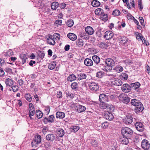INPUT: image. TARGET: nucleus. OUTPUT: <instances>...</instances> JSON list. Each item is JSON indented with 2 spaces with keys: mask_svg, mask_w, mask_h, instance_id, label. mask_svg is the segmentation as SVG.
I'll list each match as a JSON object with an SVG mask.
<instances>
[{
  "mask_svg": "<svg viewBox=\"0 0 150 150\" xmlns=\"http://www.w3.org/2000/svg\"><path fill=\"white\" fill-rule=\"evenodd\" d=\"M121 132L122 136L128 138H130L133 134L132 130L130 128L127 127L122 128Z\"/></svg>",
  "mask_w": 150,
  "mask_h": 150,
  "instance_id": "1",
  "label": "nucleus"
},
{
  "mask_svg": "<svg viewBox=\"0 0 150 150\" xmlns=\"http://www.w3.org/2000/svg\"><path fill=\"white\" fill-rule=\"evenodd\" d=\"M42 139L40 135H38L34 138L31 143V146L34 148L38 147V145L41 143Z\"/></svg>",
  "mask_w": 150,
  "mask_h": 150,
  "instance_id": "2",
  "label": "nucleus"
},
{
  "mask_svg": "<svg viewBox=\"0 0 150 150\" xmlns=\"http://www.w3.org/2000/svg\"><path fill=\"white\" fill-rule=\"evenodd\" d=\"M119 98L120 100L126 104L128 103L130 100V98L124 93L121 94L119 97Z\"/></svg>",
  "mask_w": 150,
  "mask_h": 150,
  "instance_id": "3",
  "label": "nucleus"
},
{
  "mask_svg": "<svg viewBox=\"0 0 150 150\" xmlns=\"http://www.w3.org/2000/svg\"><path fill=\"white\" fill-rule=\"evenodd\" d=\"M88 86L90 90L93 92H96L98 91L99 89L98 84L95 82H90Z\"/></svg>",
  "mask_w": 150,
  "mask_h": 150,
  "instance_id": "4",
  "label": "nucleus"
},
{
  "mask_svg": "<svg viewBox=\"0 0 150 150\" xmlns=\"http://www.w3.org/2000/svg\"><path fill=\"white\" fill-rule=\"evenodd\" d=\"M117 62L116 58L115 57H112V58H108L106 59L105 60V63L107 64L110 67L114 66L115 63Z\"/></svg>",
  "mask_w": 150,
  "mask_h": 150,
  "instance_id": "5",
  "label": "nucleus"
},
{
  "mask_svg": "<svg viewBox=\"0 0 150 150\" xmlns=\"http://www.w3.org/2000/svg\"><path fill=\"white\" fill-rule=\"evenodd\" d=\"M99 100L102 103L108 102L109 101V99L108 98L107 93V94L103 93L100 94L99 96Z\"/></svg>",
  "mask_w": 150,
  "mask_h": 150,
  "instance_id": "6",
  "label": "nucleus"
},
{
  "mask_svg": "<svg viewBox=\"0 0 150 150\" xmlns=\"http://www.w3.org/2000/svg\"><path fill=\"white\" fill-rule=\"evenodd\" d=\"M135 126L136 129L139 131L142 132L144 129V127L143 124L140 122H137L135 124Z\"/></svg>",
  "mask_w": 150,
  "mask_h": 150,
  "instance_id": "7",
  "label": "nucleus"
},
{
  "mask_svg": "<svg viewBox=\"0 0 150 150\" xmlns=\"http://www.w3.org/2000/svg\"><path fill=\"white\" fill-rule=\"evenodd\" d=\"M150 144L147 140H143L142 142V146L144 150H148L150 148Z\"/></svg>",
  "mask_w": 150,
  "mask_h": 150,
  "instance_id": "8",
  "label": "nucleus"
},
{
  "mask_svg": "<svg viewBox=\"0 0 150 150\" xmlns=\"http://www.w3.org/2000/svg\"><path fill=\"white\" fill-rule=\"evenodd\" d=\"M131 88L130 84L129 85L127 84H124L122 87V91L125 93L129 92L130 91Z\"/></svg>",
  "mask_w": 150,
  "mask_h": 150,
  "instance_id": "9",
  "label": "nucleus"
},
{
  "mask_svg": "<svg viewBox=\"0 0 150 150\" xmlns=\"http://www.w3.org/2000/svg\"><path fill=\"white\" fill-rule=\"evenodd\" d=\"M113 35V33L112 31H108L104 33V37L105 39L109 40L112 38Z\"/></svg>",
  "mask_w": 150,
  "mask_h": 150,
  "instance_id": "10",
  "label": "nucleus"
},
{
  "mask_svg": "<svg viewBox=\"0 0 150 150\" xmlns=\"http://www.w3.org/2000/svg\"><path fill=\"white\" fill-rule=\"evenodd\" d=\"M104 117L106 120H111L113 119L114 116L111 112H105L104 114Z\"/></svg>",
  "mask_w": 150,
  "mask_h": 150,
  "instance_id": "11",
  "label": "nucleus"
},
{
  "mask_svg": "<svg viewBox=\"0 0 150 150\" xmlns=\"http://www.w3.org/2000/svg\"><path fill=\"white\" fill-rule=\"evenodd\" d=\"M130 138L122 136L120 138V141L122 144L127 145L129 143V139H130Z\"/></svg>",
  "mask_w": 150,
  "mask_h": 150,
  "instance_id": "12",
  "label": "nucleus"
},
{
  "mask_svg": "<svg viewBox=\"0 0 150 150\" xmlns=\"http://www.w3.org/2000/svg\"><path fill=\"white\" fill-rule=\"evenodd\" d=\"M54 117L53 115L49 116L48 117H45L44 119V122L45 124H47L48 122L52 123L54 121Z\"/></svg>",
  "mask_w": 150,
  "mask_h": 150,
  "instance_id": "13",
  "label": "nucleus"
},
{
  "mask_svg": "<svg viewBox=\"0 0 150 150\" xmlns=\"http://www.w3.org/2000/svg\"><path fill=\"white\" fill-rule=\"evenodd\" d=\"M144 110V106L143 105L142 103L139 104L137 106H135L134 108V111L136 113H138L141 112L142 111Z\"/></svg>",
  "mask_w": 150,
  "mask_h": 150,
  "instance_id": "14",
  "label": "nucleus"
},
{
  "mask_svg": "<svg viewBox=\"0 0 150 150\" xmlns=\"http://www.w3.org/2000/svg\"><path fill=\"white\" fill-rule=\"evenodd\" d=\"M113 81H111L112 84L117 86H120L122 84V82L120 80L118 79H114Z\"/></svg>",
  "mask_w": 150,
  "mask_h": 150,
  "instance_id": "15",
  "label": "nucleus"
},
{
  "mask_svg": "<svg viewBox=\"0 0 150 150\" xmlns=\"http://www.w3.org/2000/svg\"><path fill=\"white\" fill-rule=\"evenodd\" d=\"M55 136L53 134H47L46 137V139L51 142L53 141L55 139Z\"/></svg>",
  "mask_w": 150,
  "mask_h": 150,
  "instance_id": "16",
  "label": "nucleus"
},
{
  "mask_svg": "<svg viewBox=\"0 0 150 150\" xmlns=\"http://www.w3.org/2000/svg\"><path fill=\"white\" fill-rule=\"evenodd\" d=\"M86 33L89 35H91L93 34L94 31L93 28L90 26H88L85 28Z\"/></svg>",
  "mask_w": 150,
  "mask_h": 150,
  "instance_id": "17",
  "label": "nucleus"
},
{
  "mask_svg": "<svg viewBox=\"0 0 150 150\" xmlns=\"http://www.w3.org/2000/svg\"><path fill=\"white\" fill-rule=\"evenodd\" d=\"M84 64L87 66H91L93 65V62L91 59L89 58H86L84 61Z\"/></svg>",
  "mask_w": 150,
  "mask_h": 150,
  "instance_id": "18",
  "label": "nucleus"
},
{
  "mask_svg": "<svg viewBox=\"0 0 150 150\" xmlns=\"http://www.w3.org/2000/svg\"><path fill=\"white\" fill-rule=\"evenodd\" d=\"M47 42L50 45H54L55 43V41L52 38L51 35H50L47 40Z\"/></svg>",
  "mask_w": 150,
  "mask_h": 150,
  "instance_id": "19",
  "label": "nucleus"
},
{
  "mask_svg": "<svg viewBox=\"0 0 150 150\" xmlns=\"http://www.w3.org/2000/svg\"><path fill=\"white\" fill-rule=\"evenodd\" d=\"M141 84L139 82H136L130 84L131 88L135 90L138 88L140 86Z\"/></svg>",
  "mask_w": 150,
  "mask_h": 150,
  "instance_id": "20",
  "label": "nucleus"
},
{
  "mask_svg": "<svg viewBox=\"0 0 150 150\" xmlns=\"http://www.w3.org/2000/svg\"><path fill=\"white\" fill-rule=\"evenodd\" d=\"M56 117L57 118L62 119L65 117V114L61 112H57L56 114Z\"/></svg>",
  "mask_w": 150,
  "mask_h": 150,
  "instance_id": "21",
  "label": "nucleus"
},
{
  "mask_svg": "<svg viewBox=\"0 0 150 150\" xmlns=\"http://www.w3.org/2000/svg\"><path fill=\"white\" fill-rule=\"evenodd\" d=\"M68 37L71 40L74 41L77 39V36L74 34L72 33H69L67 34Z\"/></svg>",
  "mask_w": 150,
  "mask_h": 150,
  "instance_id": "22",
  "label": "nucleus"
},
{
  "mask_svg": "<svg viewBox=\"0 0 150 150\" xmlns=\"http://www.w3.org/2000/svg\"><path fill=\"white\" fill-rule=\"evenodd\" d=\"M86 74L83 73H80L77 76V78L79 80L86 79Z\"/></svg>",
  "mask_w": 150,
  "mask_h": 150,
  "instance_id": "23",
  "label": "nucleus"
},
{
  "mask_svg": "<svg viewBox=\"0 0 150 150\" xmlns=\"http://www.w3.org/2000/svg\"><path fill=\"white\" fill-rule=\"evenodd\" d=\"M5 83L6 86H12L13 83V80L9 78H6L5 81Z\"/></svg>",
  "mask_w": 150,
  "mask_h": 150,
  "instance_id": "24",
  "label": "nucleus"
},
{
  "mask_svg": "<svg viewBox=\"0 0 150 150\" xmlns=\"http://www.w3.org/2000/svg\"><path fill=\"white\" fill-rule=\"evenodd\" d=\"M57 133L58 136L61 137H63L64 134V130L61 128H59L57 130Z\"/></svg>",
  "mask_w": 150,
  "mask_h": 150,
  "instance_id": "25",
  "label": "nucleus"
},
{
  "mask_svg": "<svg viewBox=\"0 0 150 150\" xmlns=\"http://www.w3.org/2000/svg\"><path fill=\"white\" fill-rule=\"evenodd\" d=\"M86 109V108L85 106L79 105L77 107V112H81L84 111Z\"/></svg>",
  "mask_w": 150,
  "mask_h": 150,
  "instance_id": "26",
  "label": "nucleus"
},
{
  "mask_svg": "<svg viewBox=\"0 0 150 150\" xmlns=\"http://www.w3.org/2000/svg\"><path fill=\"white\" fill-rule=\"evenodd\" d=\"M76 43L77 46L79 47H81L83 45V41L82 39H78L76 41Z\"/></svg>",
  "mask_w": 150,
  "mask_h": 150,
  "instance_id": "27",
  "label": "nucleus"
},
{
  "mask_svg": "<svg viewBox=\"0 0 150 150\" xmlns=\"http://www.w3.org/2000/svg\"><path fill=\"white\" fill-rule=\"evenodd\" d=\"M130 1L127 3V5L128 8L129 9H131L132 7L134 8L135 7V4L134 3V0H129Z\"/></svg>",
  "mask_w": 150,
  "mask_h": 150,
  "instance_id": "28",
  "label": "nucleus"
},
{
  "mask_svg": "<svg viewBox=\"0 0 150 150\" xmlns=\"http://www.w3.org/2000/svg\"><path fill=\"white\" fill-rule=\"evenodd\" d=\"M80 37L83 39H88L89 37L88 34L86 33L82 32L80 34Z\"/></svg>",
  "mask_w": 150,
  "mask_h": 150,
  "instance_id": "29",
  "label": "nucleus"
},
{
  "mask_svg": "<svg viewBox=\"0 0 150 150\" xmlns=\"http://www.w3.org/2000/svg\"><path fill=\"white\" fill-rule=\"evenodd\" d=\"M125 122L127 124H130L133 121V118L132 117L130 116H127L125 118Z\"/></svg>",
  "mask_w": 150,
  "mask_h": 150,
  "instance_id": "30",
  "label": "nucleus"
},
{
  "mask_svg": "<svg viewBox=\"0 0 150 150\" xmlns=\"http://www.w3.org/2000/svg\"><path fill=\"white\" fill-rule=\"evenodd\" d=\"M77 78L76 76L74 74H72L69 75V76L67 77V80L68 81L72 82L73 81L76 80Z\"/></svg>",
  "mask_w": 150,
  "mask_h": 150,
  "instance_id": "31",
  "label": "nucleus"
},
{
  "mask_svg": "<svg viewBox=\"0 0 150 150\" xmlns=\"http://www.w3.org/2000/svg\"><path fill=\"white\" fill-rule=\"evenodd\" d=\"M141 103L139 100L135 99H133L131 101V104L135 106H137V105H138L139 104H140Z\"/></svg>",
  "mask_w": 150,
  "mask_h": 150,
  "instance_id": "32",
  "label": "nucleus"
},
{
  "mask_svg": "<svg viewBox=\"0 0 150 150\" xmlns=\"http://www.w3.org/2000/svg\"><path fill=\"white\" fill-rule=\"evenodd\" d=\"M123 70L122 67L120 65H117L113 68V70L118 73L121 72Z\"/></svg>",
  "mask_w": 150,
  "mask_h": 150,
  "instance_id": "33",
  "label": "nucleus"
},
{
  "mask_svg": "<svg viewBox=\"0 0 150 150\" xmlns=\"http://www.w3.org/2000/svg\"><path fill=\"white\" fill-rule=\"evenodd\" d=\"M79 129V127L77 126H72L70 128L71 132L74 133L77 131Z\"/></svg>",
  "mask_w": 150,
  "mask_h": 150,
  "instance_id": "34",
  "label": "nucleus"
},
{
  "mask_svg": "<svg viewBox=\"0 0 150 150\" xmlns=\"http://www.w3.org/2000/svg\"><path fill=\"white\" fill-rule=\"evenodd\" d=\"M71 87L72 90L76 91L79 88L78 83L77 82H73L71 83Z\"/></svg>",
  "mask_w": 150,
  "mask_h": 150,
  "instance_id": "35",
  "label": "nucleus"
},
{
  "mask_svg": "<svg viewBox=\"0 0 150 150\" xmlns=\"http://www.w3.org/2000/svg\"><path fill=\"white\" fill-rule=\"evenodd\" d=\"M93 61L96 64H98L100 62V58L97 55H95L93 56L92 57Z\"/></svg>",
  "mask_w": 150,
  "mask_h": 150,
  "instance_id": "36",
  "label": "nucleus"
},
{
  "mask_svg": "<svg viewBox=\"0 0 150 150\" xmlns=\"http://www.w3.org/2000/svg\"><path fill=\"white\" fill-rule=\"evenodd\" d=\"M103 9L101 8H98L95 11V13L96 14L100 15L103 14Z\"/></svg>",
  "mask_w": 150,
  "mask_h": 150,
  "instance_id": "37",
  "label": "nucleus"
},
{
  "mask_svg": "<svg viewBox=\"0 0 150 150\" xmlns=\"http://www.w3.org/2000/svg\"><path fill=\"white\" fill-rule=\"evenodd\" d=\"M100 4V2L97 0H93L91 3L92 5L94 7H97L99 6Z\"/></svg>",
  "mask_w": 150,
  "mask_h": 150,
  "instance_id": "38",
  "label": "nucleus"
},
{
  "mask_svg": "<svg viewBox=\"0 0 150 150\" xmlns=\"http://www.w3.org/2000/svg\"><path fill=\"white\" fill-rule=\"evenodd\" d=\"M60 38V35L57 33H54L52 36V38L54 40L56 41H58L59 40Z\"/></svg>",
  "mask_w": 150,
  "mask_h": 150,
  "instance_id": "39",
  "label": "nucleus"
},
{
  "mask_svg": "<svg viewBox=\"0 0 150 150\" xmlns=\"http://www.w3.org/2000/svg\"><path fill=\"white\" fill-rule=\"evenodd\" d=\"M56 62L53 61L52 62L50 63L48 65V68L50 70L53 69L56 67Z\"/></svg>",
  "mask_w": 150,
  "mask_h": 150,
  "instance_id": "40",
  "label": "nucleus"
},
{
  "mask_svg": "<svg viewBox=\"0 0 150 150\" xmlns=\"http://www.w3.org/2000/svg\"><path fill=\"white\" fill-rule=\"evenodd\" d=\"M90 143L91 146L95 148L98 146V143L97 141L95 140L91 139L90 142Z\"/></svg>",
  "mask_w": 150,
  "mask_h": 150,
  "instance_id": "41",
  "label": "nucleus"
},
{
  "mask_svg": "<svg viewBox=\"0 0 150 150\" xmlns=\"http://www.w3.org/2000/svg\"><path fill=\"white\" fill-rule=\"evenodd\" d=\"M20 57L22 60V64H24L26 62V60L27 59L26 55L25 54H21L20 55Z\"/></svg>",
  "mask_w": 150,
  "mask_h": 150,
  "instance_id": "42",
  "label": "nucleus"
},
{
  "mask_svg": "<svg viewBox=\"0 0 150 150\" xmlns=\"http://www.w3.org/2000/svg\"><path fill=\"white\" fill-rule=\"evenodd\" d=\"M98 45L102 49L106 48L108 47L107 44L104 42H99L98 43Z\"/></svg>",
  "mask_w": 150,
  "mask_h": 150,
  "instance_id": "43",
  "label": "nucleus"
},
{
  "mask_svg": "<svg viewBox=\"0 0 150 150\" xmlns=\"http://www.w3.org/2000/svg\"><path fill=\"white\" fill-rule=\"evenodd\" d=\"M36 115L38 118H41L42 116L43 113L42 112L38 110L36 111Z\"/></svg>",
  "mask_w": 150,
  "mask_h": 150,
  "instance_id": "44",
  "label": "nucleus"
},
{
  "mask_svg": "<svg viewBox=\"0 0 150 150\" xmlns=\"http://www.w3.org/2000/svg\"><path fill=\"white\" fill-rule=\"evenodd\" d=\"M103 70L105 71H110L112 69V67L107 65L106 66H104L102 68Z\"/></svg>",
  "mask_w": 150,
  "mask_h": 150,
  "instance_id": "45",
  "label": "nucleus"
},
{
  "mask_svg": "<svg viewBox=\"0 0 150 150\" xmlns=\"http://www.w3.org/2000/svg\"><path fill=\"white\" fill-rule=\"evenodd\" d=\"M58 6V3L57 2H54L52 3L51 8L53 10L56 9Z\"/></svg>",
  "mask_w": 150,
  "mask_h": 150,
  "instance_id": "46",
  "label": "nucleus"
},
{
  "mask_svg": "<svg viewBox=\"0 0 150 150\" xmlns=\"http://www.w3.org/2000/svg\"><path fill=\"white\" fill-rule=\"evenodd\" d=\"M120 78L122 80H126L128 78V75L126 73H122L120 76Z\"/></svg>",
  "mask_w": 150,
  "mask_h": 150,
  "instance_id": "47",
  "label": "nucleus"
},
{
  "mask_svg": "<svg viewBox=\"0 0 150 150\" xmlns=\"http://www.w3.org/2000/svg\"><path fill=\"white\" fill-rule=\"evenodd\" d=\"M74 23L72 19H69L67 20V25L69 27H72Z\"/></svg>",
  "mask_w": 150,
  "mask_h": 150,
  "instance_id": "48",
  "label": "nucleus"
},
{
  "mask_svg": "<svg viewBox=\"0 0 150 150\" xmlns=\"http://www.w3.org/2000/svg\"><path fill=\"white\" fill-rule=\"evenodd\" d=\"M26 99L28 102H30L31 101L32 98L30 95L29 93H26L25 96Z\"/></svg>",
  "mask_w": 150,
  "mask_h": 150,
  "instance_id": "49",
  "label": "nucleus"
},
{
  "mask_svg": "<svg viewBox=\"0 0 150 150\" xmlns=\"http://www.w3.org/2000/svg\"><path fill=\"white\" fill-rule=\"evenodd\" d=\"M127 40L125 37H123L120 39V42L123 44H125L127 42Z\"/></svg>",
  "mask_w": 150,
  "mask_h": 150,
  "instance_id": "50",
  "label": "nucleus"
},
{
  "mask_svg": "<svg viewBox=\"0 0 150 150\" xmlns=\"http://www.w3.org/2000/svg\"><path fill=\"white\" fill-rule=\"evenodd\" d=\"M101 126L104 129L107 128L109 126V124L107 122H105L101 124Z\"/></svg>",
  "mask_w": 150,
  "mask_h": 150,
  "instance_id": "51",
  "label": "nucleus"
},
{
  "mask_svg": "<svg viewBox=\"0 0 150 150\" xmlns=\"http://www.w3.org/2000/svg\"><path fill=\"white\" fill-rule=\"evenodd\" d=\"M108 96V98L109 99V100H112L115 98L116 96L114 94H113L112 93H107Z\"/></svg>",
  "mask_w": 150,
  "mask_h": 150,
  "instance_id": "52",
  "label": "nucleus"
},
{
  "mask_svg": "<svg viewBox=\"0 0 150 150\" xmlns=\"http://www.w3.org/2000/svg\"><path fill=\"white\" fill-rule=\"evenodd\" d=\"M106 109L107 110V111L106 112H111L113 111L114 109L113 105H109L108 104Z\"/></svg>",
  "mask_w": 150,
  "mask_h": 150,
  "instance_id": "53",
  "label": "nucleus"
},
{
  "mask_svg": "<svg viewBox=\"0 0 150 150\" xmlns=\"http://www.w3.org/2000/svg\"><path fill=\"white\" fill-rule=\"evenodd\" d=\"M101 19L103 21H106L108 20V16L106 14H104L100 16Z\"/></svg>",
  "mask_w": 150,
  "mask_h": 150,
  "instance_id": "54",
  "label": "nucleus"
},
{
  "mask_svg": "<svg viewBox=\"0 0 150 150\" xmlns=\"http://www.w3.org/2000/svg\"><path fill=\"white\" fill-rule=\"evenodd\" d=\"M45 147L47 149H48L51 148V144L49 142H45L44 144Z\"/></svg>",
  "mask_w": 150,
  "mask_h": 150,
  "instance_id": "55",
  "label": "nucleus"
},
{
  "mask_svg": "<svg viewBox=\"0 0 150 150\" xmlns=\"http://www.w3.org/2000/svg\"><path fill=\"white\" fill-rule=\"evenodd\" d=\"M120 14V12L118 10H115L112 13V14L115 16L119 15Z\"/></svg>",
  "mask_w": 150,
  "mask_h": 150,
  "instance_id": "56",
  "label": "nucleus"
},
{
  "mask_svg": "<svg viewBox=\"0 0 150 150\" xmlns=\"http://www.w3.org/2000/svg\"><path fill=\"white\" fill-rule=\"evenodd\" d=\"M66 94L67 95V97H69L71 99L73 98L75 96V95L74 94L70 92H68L67 93H66Z\"/></svg>",
  "mask_w": 150,
  "mask_h": 150,
  "instance_id": "57",
  "label": "nucleus"
},
{
  "mask_svg": "<svg viewBox=\"0 0 150 150\" xmlns=\"http://www.w3.org/2000/svg\"><path fill=\"white\" fill-rule=\"evenodd\" d=\"M96 76L98 78H101L103 76V73L102 71H99L96 73Z\"/></svg>",
  "mask_w": 150,
  "mask_h": 150,
  "instance_id": "58",
  "label": "nucleus"
},
{
  "mask_svg": "<svg viewBox=\"0 0 150 150\" xmlns=\"http://www.w3.org/2000/svg\"><path fill=\"white\" fill-rule=\"evenodd\" d=\"M108 105V104L102 103V104L100 105V107L102 109H106Z\"/></svg>",
  "mask_w": 150,
  "mask_h": 150,
  "instance_id": "59",
  "label": "nucleus"
},
{
  "mask_svg": "<svg viewBox=\"0 0 150 150\" xmlns=\"http://www.w3.org/2000/svg\"><path fill=\"white\" fill-rule=\"evenodd\" d=\"M11 88L13 91L14 92H16L18 91V86L16 85H14L11 87Z\"/></svg>",
  "mask_w": 150,
  "mask_h": 150,
  "instance_id": "60",
  "label": "nucleus"
},
{
  "mask_svg": "<svg viewBox=\"0 0 150 150\" xmlns=\"http://www.w3.org/2000/svg\"><path fill=\"white\" fill-rule=\"evenodd\" d=\"M136 38L137 39H140L142 38H143V36L140 33H139L138 32L136 33Z\"/></svg>",
  "mask_w": 150,
  "mask_h": 150,
  "instance_id": "61",
  "label": "nucleus"
},
{
  "mask_svg": "<svg viewBox=\"0 0 150 150\" xmlns=\"http://www.w3.org/2000/svg\"><path fill=\"white\" fill-rule=\"evenodd\" d=\"M57 96L58 98H61L62 97V93L60 91H58L57 93Z\"/></svg>",
  "mask_w": 150,
  "mask_h": 150,
  "instance_id": "62",
  "label": "nucleus"
},
{
  "mask_svg": "<svg viewBox=\"0 0 150 150\" xmlns=\"http://www.w3.org/2000/svg\"><path fill=\"white\" fill-rule=\"evenodd\" d=\"M34 110H35L34 106L32 103H30L29 104V110H32L34 111Z\"/></svg>",
  "mask_w": 150,
  "mask_h": 150,
  "instance_id": "63",
  "label": "nucleus"
},
{
  "mask_svg": "<svg viewBox=\"0 0 150 150\" xmlns=\"http://www.w3.org/2000/svg\"><path fill=\"white\" fill-rule=\"evenodd\" d=\"M96 34L98 36L101 37L103 35V31L101 30H99L97 32Z\"/></svg>",
  "mask_w": 150,
  "mask_h": 150,
  "instance_id": "64",
  "label": "nucleus"
}]
</instances>
